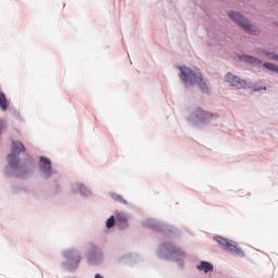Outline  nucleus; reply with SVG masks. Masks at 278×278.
I'll use <instances>...</instances> for the list:
<instances>
[{
  "mask_svg": "<svg viewBox=\"0 0 278 278\" xmlns=\"http://www.w3.org/2000/svg\"><path fill=\"white\" fill-rule=\"evenodd\" d=\"M5 129H8V121L1 119L0 121V134H3V131H5Z\"/></svg>",
  "mask_w": 278,
  "mask_h": 278,
  "instance_id": "obj_13",
  "label": "nucleus"
},
{
  "mask_svg": "<svg viewBox=\"0 0 278 278\" xmlns=\"http://www.w3.org/2000/svg\"><path fill=\"white\" fill-rule=\"evenodd\" d=\"M176 253H179V255H184V252L179 249L176 250Z\"/></svg>",
  "mask_w": 278,
  "mask_h": 278,
  "instance_id": "obj_16",
  "label": "nucleus"
},
{
  "mask_svg": "<svg viewBox=\"0 0 278 278\" xmlns=\"http://www.w3.org/2000/svg\"><path fill=\"white\" fill-rule=\"evenodd\" d=\"M216 242L219 247H223L225 251H229L232 255H238L239 257H244V251L238 247V243L229 241L220 236L215 237Z\"/></svg>",
  "mask_w": 278,
  "mask_h": 278,
  "instance_id": "obj_4",
  "label": "nucleus"
},
{
  "mask_svg": "<svg viewBox=\"0 0 278 278\" xmlns=\"http://www.w3.org/2000/svg\"><path fill=\"white\" fill-rule=\"evenodd\" d=\"M114 223H116V219H114V216H112L111 218H109V219L106 220V227H108L109 229H111V227L114 225Z\"/></svg>",
  "mask_w": 278,
  "mask_h": 278,
  "instance_id": "obj_14",
  "label": "nucleus"
},
{
  "mask_svg": "<svg viewBox=\"0 0 278 278\" xmlns=\"http://www.w3.org/2000/svg\"><path fill=\"white\" fill-rule=\"evenodd\" d=\"M116 225L118 227H127V216L123 213H117L116 215Z\"/></svg>",
  "mask_w": 278,
  "mask_h": 278,
  "instance_id": "obj_11",
  "label": "nucleus"
},
{
  "mask_svg": "<svg viewBox=\"0 0 278 278\" xmlns=\"http://www.w3.org/2000/svg\"><path fill=\"white\" fill-rule=\"evenodd\" d=\"M226 81L230 84L233 88H247V80L241 79L238 76H233V74L228 73L226 75Z\"/></svg>",
  "mask_w": 278,
  "mask_h": 278,
  "instance_id": "obj_6",
  "label": "nucleus"
},
{
  "mask_svg": "<svg viewBox=\"0 0 278 278\" xmlns=\"http://www.w3.org/2000/svg\"><path fill=\"white\" fill-rule=\"evenodd\" d=\"M240 60H241L242 62H247L248 64H254V65H256V66L260 65V64H262V61H261L260 59L253 58V56L248 55V54L241 55V56H240Z\"/></svg>",
  "mask_w": 278,
  "mask_h": 278,
  "instance_id": "obj_8",
  "label": "nucleus"
},
{
  "mask_svg": "<svg viewBox=\"0 0 278 278\" xmlns=\"http://www.w3.org/2000/svg\"><path fill=\"white\" fill-rule=\"evenodd\" d=\"M180 79L185 81V84H198L202 92H207V84L201 73H194L188 67H180Z\"/></svg>",
  "mask_w": 278,
  "mask_h": 278,
  "instance_id": "obj_2",
  "label": "nucleus"
},
{
  "mask_svg": "<svg viewBox=\"0 0 278 278\" xmlns=\"http://www.w3.org/2000/svg\"><path fill=\"white\" fill-rule=\"evenodd\" d=\"M198 270H203L204 273H212L214 270V265L211 263H207L205 261H202L198 266Z\"/></svg>",
  "mask_w": 278,
  "mask_h": 278,
  "instance_id": "obj_10",
  "label": "nucleus"
},
{
  "mask_svg": "<svg viewBox=\"0 0 278 278\" xmlns=\"http://www.w3.org/2000/svg\"><path fill=\"white\" fill-rule=\"evenodd\" d=\"M255 52L258 53V55H265L266 58H268V60H274L275 62H278V54L261 49H256Z\"/></svg>",
  "mask_w": 278,
  "mask_h": 278,
  "instance_id": "obj_9",
  "label": "nucleus"
},
{
  "mask_svg": "<svg viewBox=\"0 0 278 278\" xmlns=\"http://www.w3.org/2000/svg\"><path fill=\"white\" fill-rule=\"evenodd\" d=\"M112 198L114 199V201H119L121 203H127L125 200H123L121 195L113 194Z\"/></svg>",
  "mask_w": 278,
  "mask_h": 278,
  "instance_id": "obj_15",
  "label": "nucleus"
},
{
  "mask_svg": "<svg viewBox=\"0 0 278 278\" xmlns=\"http://www.w3.org/2000/svg\"><path fill=\"white\" fill-rule=\"evenodd\" d=\"M9 102L8 97H5V93L0 92V109L2 112H8Z\"/></svg>",
  "mask_w": 278,
  "mask_h": 278,
  "instance_id": "obj_12",
  "label": "nucleus"
},
{
  "mask_svg": "<svg viewBox=\"0 0 278 278\" xmlns=\"http://www.w3.org/2000/svg\"><path fill=\"white\" fill-rule=\"evenodd\" d=\"M25 152V144L21 141H13L11 146V153L9 154V166L11 168H18L21 173H27L25 164L20 165L18 156Z\"/></svg>",
  "mask_w": 278,
  "mask_h": 278,
  "instance_id": "obj_1",
  "label": "nucleus"
},
{
  "mask_svg": "<svg viewBox=\"0 0 278 278\" xmlns=\"http://www.w3.org/2000/svg\"><path fill=\"white\" fill-rule=\"evenodd\" d=\"M39 166L46 175H51V161L49 159L41 156Z\"/></svg>",
  "mask_w": 278,
  "mask_h": 278,
  "instance_id": "obj_7",
  "label": "nucleus"
},
{
  "mask_svg": "<svg viewBox=\"0 0 278 278\" xmlns=\"http://www.w3.org/2000/svg\"><path fill=\"white\" fill-rule=\"evenodd\" d=\"M228 16L248 34H252L253 36H257V34H260V29L249 24V21H247L240 13L229 12Z\"/></svg>",
  "mask_w": 278,
  "mask_h": 278,
  "instance_id": "obj_3",
  "label": "nucleus"
},
{
  "mask_svg": "<svg viewBox=\"0 0 278 278\" xmlns=\"http://www.w3.org/2000/svg\"><path fill=\"white\" fill-rule=\"evenodd\" d=\"M94 278H103L100 274H96Z\"/></svg>",
  "mask_w": 278,
  "mask_h": 278,
  "instance_id": "obj_17",
  "label": "nucleus"
},
{
  "mask_svg": "<svg viewBox=\"0 0 278 278\" xmlns=\"http://www.w3.org/2000/svg\"><path fill=\"white\" fill-rule=\"evenodd\" d=\"M80 257L79 256H76V262H79Z\"/></svg>",
  "mask_w": 278,
  "mask_h": 278,
  "instance_id": "obj_18",
  "label": "nucleus"
},
{
  "mask_svg": "<svg viewBox=\"0 0 278 278\" xmlns=\"http://www.w3.org/2000/svg\"><path fill=\"white\" fill-rule=\"evenodd\" d=\"M213 116L215 115L199 108L195 110L194 113H192L191 118L194 123H199V122L203 123L205 121H210V118H213Z\"/></svg>",
  "mask_w": 278,
  "mask_h": 278,
  "instance_id": "obj_5",
  "label": "nucleus"
}]
</instances>
